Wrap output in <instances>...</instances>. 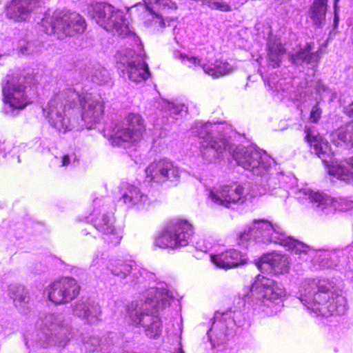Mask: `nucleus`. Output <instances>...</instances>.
Returning a JSON list of instances; mask_svg holds the SVG:
<instances>
[{"mask_svg":"<svg viewBox=\"0 0 353 353\" xmlns=\"http://www.w3.org/2000/svg\"><path fill=\"white\" fill-rule=\"evenodd\" d=\"M305 139L310 143L312 152L315 153L322 161L329 166L328 172L339 179L349 181L353 178V158L345 164H333L332 163L333 152L329 143L319 133L310 129H305Z\"/></svg>","mask_w":353,"mask_h":353,"instance_id":"6e6552de","label":"nucleus"},{"mask_svg":"<svg viewBox=\"0 0 353 353\" xmlns=\"http://www.w3.org/2000/svg\"><path fill=\"white\" fill-rule=\"evenodd\" d=\"M31 76L20 74H10L6 77L2 83V92L6 114L13 116L14 110H23L31 103Z\"/></svg>","mask_w":353,"mask_h":353,"instance_id":"423d86ee","label":"nucleus"},{"mask_svg":"<svg viewBox=\"0 0 353 353\" xmlns=\"http://www.w3.org/2000/svg\"><path fill=\"white\" fill-rule=\"evenodd\" d=\"M205 73L214 78H219L230 74L233 71L232 66L227 62L217 60L214 64L203 66Z\"/></svg>","mask_w":353,"mask_h":353,"instance_id":"2f4dec72","label":"nucleus"},{"mask_svg":"<svg viewBox=\"0 0 353 353\" xmlns=\"http://www.w3.org/2000/svg\"><path fill=\"white\" fill-rule=\"evenodd\" d=\"M8 294L12 299L17 308L21 312H25L28 308L30 296L28 290L21 285H10L8 289Z\"/></svg>","mask_w":353,"mask_h":353,"instance_id":"bb28decb","label":"nucleus"},{"mask_svg":"<svg viewBox=\"0 0 353 353\" xmlns=\"http://www.w3.org/2000/svg\"><path fill=\"white\" fill-rule=\"evenodd\" d=\"M314 50L313 43H310L303 48L290 55L291 61L296 65H301L303 63H313L318 61L319 59V52H312Z\"/></svg>","mask_w":353,"mask_h":353,"instance_id":"c85d7f7f","label":"nucleus"},{"mask_svg":"<svg viewBox=\"0 0 353 353\" xmlns=\"http://www.w3.org/2000/svg\"><path fill=\"white\" fill-rule=\"evenodd\" d=\"M302 192L306 199L310 200L317 212L330 214L338 210L346 211L353 208V202L347 199H334L325 194L314 192L310 189H305Z\"/></svg>","mask_w":353,"mask_h":353,"instance_id":"a211bd4d","label":"nucleus"},{"mask_svg":"<svg viewBox=\"0 0 353 353\" xmlns=\"http://www.w3.org/2000/svg\"><path fill=\"white\" fill-rule=\"evenodd\" d=\"M110 128L111 144L126 148L142 139L145 132V124L139 114L130 113L122 121L113 123Z\"/></svg>","mask_w":353,"mask_h":353,"instance_id":"1a4fd4ad","label":"nucleus"},{"mask_svg":"<svg viewBox=\"0 0 353 353\" xmlns=\"http://www.w3.org/2000/svg\"><path fill=\"white\" fill-rule=\"evenodd\" d=\"M144 3H139L134 8L139 12L141 19L145 21L155 20L161 27H165L168 19H164L160 13L168 9L176 10V6L171 0H143Z\"/></svg>","mask_w":353,"mask_h":353,"instance_id":"aec40b11","label":"nucleus"},{"mask_svg":"<svg viewBox=\"0 0 353 353\" xmlns=\"http://www.w3.org/2000/svg\"><path fill=\"white\" fill-rule=\"evenodd\" d=\"M41 26L46 34L63 39L76 33H82L85 29V22L77 12L56 10L45 14L41 20Z\"/></svg>","mask_w":353,"mask_h":353,"instance_id":"0eeeda50","label":"nucleus"},{"mask_svg":"<svg viewBox=\"0 0 353 353\" xmlns=\"http://www.w3.org/2000/svg\"><path fill=\"white\" fill-rule=\"evenodd\" d=\"M269 170L259 175L261 176V179L258 181L261 188V190H259L260 194H263L276 189L280 185L281 178L283 177L281 173L278 172L274 174H269Z\"/></svg>","mask_w":353,"mask_h":353,"instance_id":"c756f323","label":"nucleus"},{"mask_svg":"<svg viewBox=\"0 0 353 353\" xmlns=\"http://www.w3.org/2000/svg\"><path fill=\"white\" fill-rule=\"evenodd\" d=\"M181 173L180 168L168 159H161L151 163L145 168L146 178L160 184L167 181L172 183L179 181Z\"/></svg>","mask_w":353,"mask_h":353,"instance_id":"dca6fc26","label":"nucleus"},{"mask_svg":"<svg viewBox=\"0 0 353 353\" xmlns=\"http://www.w3.org/2000/svg\"><path fill=\"white\" fill-rule=\"evenodd\" d=\"M246 196L245 188L238 183L214 188L208 193V198L212 203L225 208H230L232 204L243 203Z\"/></svg>","mask_w":353,"mask_h":353,"instance_id":"6ab92c4d","label":"nucleus"},{"mask_svg":"<svg viewBox=\"0 0 353 353\" xmlns=\"http://www.w3.org/2000/svg\"><path fill=\"white\" fill-rule=\"evenodd\" d=\"M345 113L350 117H353V102L345 108Z\"/></svg>","mask_w":353,"mask_h":353,"instance_id":"37998d69","label":"nucleus"},{"mask_svg":"<svg viewBox=\"0 0 353 353\" xmlns=\"http://www.w3.org/2000/svg\"><path fill=\"white\" fill-rule=\"evenodd\" d=\"M79 103L82 108L81 118L85 123L92 124L100 121L103 114V102L101 97L89 93L81 95L70 87L54 92L46 107L43 109V114L52 128L65 133L74 128L68 117V112Z\"/></svg>","mask_w":353,"mask_h":353,"instance_id":"f257e3e1","label":"nucleus"},{"mask_svg":"<svg viewBox=\"0 0 353 353\" xmlns=\"http://www.w3.org/2000/svg\"><path fill=\"white\" fill-rule=\"evenodd\" d=\"M327 0H315L310 8V17L318 26L325 21Z\"/></svg>","mask_w":353,"mask_h":353,"instance_id":"473e14b6","label":"nucleus"},{"mask_svg":"<svg viewBox=\"0 0 353 353\" xmlns=\"http://www.w3.org/2000/svg\"><path fill=\"white\" fill-rule=\"evenodd\" d=\"M180 58L183 63L189 68H196L200 66L203 68V66L205 65L201 63V60L200 59L196 57L181 54Z\"/></svg>","mask_w":353,"mask_h":353,"instance_id":"4c0bfd02","label":"nucleus"},{"mask_svg":"<svg viewBox=\"0 0 353 353\" xmlns=\"http://www.w3.org/2000/svg\"><path fill=\"white\" fill-rule=\"evenodd\" d=\"M121 199L128 206H137L141 210L148 209L152 204V201L148 195L141 192L137 186L124 183L121 187Z\"/></svg>","mask_w":353,"mask_h":353,"instance_id":"4be33fe9","label":"nucleus"},{"mask_svg":"<svg viewBox=\"0 0 353 353\" xmlns=\"http://www.w3.org/2000/svg\"><path fill=\"white\" fill-rule=\"evenodd\" d=\"M321 114H322V110L321 109V108L319 107V103H316L315 105H314L311 110V112H310V120L312 121V122H317L321 117Z\"/></svg>","mask_w":353,"mask_h":353,"instance_id":"58836bf2","label":"nucleus"},{"mask_svg":"<svg viewBox=\"0 0 353 353\" xmlns=\"http://www.w3.org/2000/svg\"><path fill=\"white\" fill-rule=\"evenodd\" d=\"M252 238L259 242L281 245L296 254L308 255L315 263H319L320 268H330L337 263L336 252L324 250L316 251L303 243L287 236L279 225L264 219L254 220L251 225L241 232L238 235L239 243L243 244ZM303 259L307 261L308 258L303 256Z\"/></svg>","mask_w":353,"mask_h":353,"instance_id":"f03ea898","label":"nucleus"},{"mask_svg":"<svg viewBox=\"0 0 353 353\" xmlns=\"http://www.w3.org/2000/svg\"><path fill=\"white\" fill-rule=\"evenodd\" d=\"M212 331V328L210 329L207 333L208 336V338L212 345V346H215V345H219V344H222L224 343L225 340V337H226V335L224 332H221L219 334V336L216 337V341H215V339H212V336H211V332Z\"/></svg>","mask_w":353,"mask_h":353,"instance_id":"ea45409f","label":"nucleus"},{"mask_svg":"<svg viewBox=\"0 0 353 353\" xmlns=\"http://www.w3.org/2000/svg\"><path fill=\"white\" fill-rule=\"evenodd\" d=\"M238 165L259 176L270 168L272 159L265 152L254 147L238 148L233 154Z\"/></svg>","mask_w":353,"mask_h":353,"instance_id":"4468645a","label":"nucleus"},{"mask_svg":"<svg viewBox=\"0 0 353 353\" xmlns=\"http://www.w3.org/2000/svg\"><path fill=\"white\" fill-rule=\"evenodd\" d=\"M193 234L192 225L185 220H172L155 239V245L162 248L185 246Z\"/></svg>","mask_w":353,"mask_h":353,"instance_id":"f8f14e48","label":"nucleus"},{"mask_svg":"<svg viewBox=\"0 0 353 353\" xmlns=\"http://www.w3.org/2000/svg\"><path fill=\"white\" fill-rule=\"evenodd\" d=\"M268 86H269L271 89H273V88L271 86V85H270V82H268Z\"/></svg>","mask_w":353,"mask_h":353,"instance_id":"603ef678","label":"nucleus"},{"mask_svg":"<svg viewBox=\"0 0 353 353\" xmlns=\"http://www.w3.org/2000/svg\"><path fill=\"white\" fill-rule=\"evenodd\" d=\"M89 15L97 23L108 32L125 35L128 28L123 12L105 3H99L92 7Z\"/></svg>","mask_w":353,"mask_h":353,"instance_id":"9b49d317","label":"nucleus"},{"mask_svg":"<svg viewBox=\"0 0 353 353\" xmlns=\"http://www.w3.org/2000/svg\"><path fill=\"white\" fill-rule=\"evenodd\" d=\"M268 61L272 68L280 65L282 56L285 53V49L283 47L279 39L270 38L268 41Z\"/></svg>","mask_w":353,"mask_h":353,"instance_id":"cd10ccee","label":"nucleus"},{"mask_svg":"<svg viewBox=\"0 0 353 353\" xmlns=\"http://www.w3.org/2000/svg\"><path fill=\"white\" fill-rule=\"evenodd\" d=\"M265 265L270 267L275 274H284L288 271L289 262L285 255L271 252L263 254L257 264L260 269Z\"/></svg>","mask_w":353,"mask_h":353,"instance_id":"a878e982","label":"nucleus"},{"mask_svg":"<svg viewBox=\"0 0 353 353\" xmlns=\"http://www.w3.org/2000/svg\"><path fill=\"white\" fill-rule=\"evenodd\" d=\"M336 135L343 142L353 146V122L339 128Z\"/></svg>","mask_w":353,"mask_h":353,"instance_id":"c9c22d12","label":"nucleus"},{"mask_svg":"<svg viewBox=\"0 0 353 353\" xmlns=\"http://www.w3.org/2000/svg\"><path fill=\"white\" fill-rule=\"evenodd\" d=\"M211 260L217 267L223 269L236 268L247 262L245 255L235 249H230L221 254L212 255Z\"/></svg>","mask_w":353,"mask_h":353,"instance_id":"b1692460","label":"nucleus"},{"mask_svg":"<svg viewBox=\"0 0 353 353\" xmlns=\"http://www.w3.org/2000/svg\"><path fill=\"white\" fill-rule=\"evenodd\" d=\"M90 80L99 85L107 84L110 81L108 70L103 66L98 65L93 67L89 73Z\"/></svg>","mask_w":353,"mask_h":353,"instance_id":"72a5a7b5","label":"nucleus"},{"mask_svg":"<svg viewBox=\"0 0 353 353\" xmlns=\"http://www.w3.org/2000/svg\"><path fill=\"white\" fill-rule=\"evenodd\" d=\"M5 57V55L0 54V61Z\"/></svg>","mask_w":353,"mask_h":353,"instance_id":"09e8293b","label":"nucleus"},{"mask_svg":"<svg viewBox=\"0 0 353 353\" xmlns=\"http://www.w3.org/2000/svg\"><path fill=\"white\" fill-rule=\"evenodd\" d=\"M252 296H254L258 304L272 307L273 303L285 296L283 286L269 278L259 275L250 288Z\"/></svg>","mask_w":353,"mask_h":353,"instance_id":"2eb2a0df","label":"nucleus"},{"mask_svg":"<svg viewBox=\"0 0 353 353\" xmlns=\"http://www.w3.org/2000/svg\"><path fill=\"white\" fill-rule=\"evenodd\" d=\"M118 68L123 74H127L130 81L136 83L145 81L150 76L148 65L144 56L136 54L132 49H125L117 54Z\"/></svg>","mask_w":353,"mask_h":353,"instance_id":"ddd939ff","label":"nucleus"},{"mask_svg":"<svg viewBox=\"0 0 353 353\" xmlns=\"http://www.w3.org/2000/svg\"><path fill=\"white\" fill-rule=\"evenodd\" d=\"M94 227L101 233L102 239L108 245L116 246L120 243L122 236L114 225L112 216L103 214L96 218Z\"/></svg>","mask_w":353,"mask_h":353,"instance_id":"412c9836","label":"nucleus"},{"mask_svg":"<svg viewBox=\"0 0 353 353\" xmlns=\"http://www.w3.org/2000/svg\"><path fill=\"white\" fill-rule=\"evenodd\" d=\"M80 290L77 281L72 277H63L54 281L48 288V296L55 304H65L75 299Z\"/></svg>","mask_w":353,"mask_h":353,"instance_id":"f3484780","label":"nucleus"},{"mask_svg":"<svg viewBox=\"0 0 353 353\" xmlns=\"http://www.w3.org/2000/svg\"><path fill=\"white\" fill-rule=\"evenodd\" d=\"M75 316L84 319L88 323L94 324L99 321L101 314L100 306L91 301H79L73 307Z\"/></svg>","mask_w":353,"mask_h":353,"instance_id":"393cba45","label":"nucleus"},{"mask_svg":"<svg viewBox=\"0 0 353 353\" xmlns=\"http://www.w3.org/2000/svg\"><path fill=\"white\" fill-rule=\"evenodd\" d=\"M83 347L88 352L92 353L97 350L102 352L106 351L107 348L105 347L103 343L97 336H90L84 338L83 341Z\"/></svg>","mask_w":353,"mask_h":353,"instance_id":"f704fd0d","label":"nucleus"},{"mask_svg":"<svg viewBox=\"0 0 353 353\" xmlns=\"http://www.w3.org/2000/svg\"><path fill=\"white\" fill-rule=\"evenodd\" d=\"M219 314V312H217L215 314V318L217 319L218 318V315Z\"/></svg>","mask_w":353,"mask_h":353,"instance_id":"3c124183","label":"nucleus"},{"mask_svg":"<svg viewBox=\"0 0 353 353\" xmlns=\"http://www.w3.org/2000/svg\"><path fill=\"white\" fill-rule=\"evenodd\" d=\"M72 159L73 161H76V157L74 156H70L68 154L63 155L61 157V166H68L71 161Z\"/></svg>","mask_w":353,"mask_h":353,"instance_id":"a19ab883","label":"nucleus"},{"mask_svg":"<svg viewBox=\"0 0 353 353\" xmlns=\"http://www.w3.org/2000/svg\"><path fill=\"white\" fill-rule=\"evenodd\" d=\"M334 283L326 279H307L299 290V299L316 316L343 315L347 310L344 296L332 291Z\"/></svg>","mask_w":353,"mask_h":353,"instance_id":"7ed1b4c3","label":"nucleus"},{"mask_svg":"<svg viewBox=\"0 0 353 353\" xmlns=\"http://www.w3.org/2000/svg\"><path fill=\"white\" fill-rule=\"evenodd\" d=\"M174 353H185L183 350L181 348V347H179L176 352H174Z\"/></svg>","mask_w":353,"mask_h":353,"instance_id":"49530a36","label":"nucleus"},{"mask_svg":"<svg viewBox=\"0 0 353 353\" xmlns=\"http://www.w3.org/2000/svg\"><path fill=\"white\" fill-rule=\"evenodd\" d=\"M321 89H322L323 91H325L326 88L324 85L319 83V87H318V91H320Z\"/></svg>","mask_w":353,"mask_h":353,"instance_id":"a18cd8bd","label":"nucleus"},{"mask_svg":"<svg viewBox=\"0 0 353 353\" xmlns=\"http://www.w3.org/2000/svg\"><path fill=\"white\" fill-rule=\"evenodd\" d=\"M210 123L196 122L192 128V134L200 139V151L205 163L210 164L219 159L227 149V142L223 139H216L212 134Z\"/></svg>","mask_w":353,"mask_h":353,"instance_id":"9d476101","label":"nucleus"},{"mask_svg":"<svg viewBox=\"0 0 353 353\" xmlns=\"http://www.w3.org/2000/svg\"><path fill=\"white\" fill-rule=\"evenodd\" d=\"M35 332L25 336L26 346L46 347L51 345L65 347L70 341V321L62 313H50L37 321Z\"/></svg>","mask_w":353,"mask_h":353,"instance_id":"20e7f679","label":"nucleus"},{"mask_svg":"<svg viewBox=\"0 0 353 353\" xmlns=\"http://www.w3.org/2000/svg\"><path fill=\"white\" fill-rule=\"evenodd\" d=\"M104 264V259L103 258H99L96 257L92 260L91 267L95 269H99L102 268L103 265Z\"/></svg>","mask_w":353,"mask_h":353,"instance_id":"79ce46f5","label":"nucleus"},{"mask_svg":"<svg viewBox=\"0 0 353 353\" xmlns=\"http://www.w3.org/2000/svg\"><path fill=\"white\" fill-rule=\"evenodd\" d=\"M339 0H334V7L336 8V3L338 2Z\"/></svg>","mask_w":353,"mask_h":353,"instance_id":"8fccbe9b","label":"nucleus"},{"mask_svg":"<svg viewBox=\"0 0 353 353\" xmlns=\"http://www.w3.org/2000/svg\"><path fill=\"white\" fill-rule=\"evenodd\" d=\"M107 268L114 276L124 279L132 272V264L121 259H112Z\"/></svg>","mask_w":353,"mask_h":353,"instance_id":"7c9ffc66","label":"nucleus"},{"mask_svg":"<svg viewBox=\"0 0 353 353\" xmlns=\"http://www.w3.org/2000/svg\"><path fill=\"white\" fill-rule=\"evenodd\" d=\"M36 0H12L7 6L6 14L15 21H26L38 6Z\"/></svg>","mask_w":353,"mask_h":353,"instance_id":"5701e85b","label":"nucleus"},{"mask_svg":"<svg viewBox=\"0 0 353 353\" xmlns=\"http://www.w3.org/2000/svg\"><path fill=\"white\" fill-rule=\"evenodd\" d=\"M184 108L185 106L182 104H175L169 101L164 103L165 110L168 112L170 115L174 119L184 110Z\"/></svg>","mask_w":353,"mask_h":353,"instance_id":"e433bc0d","label":"nucleus"},{"mask_svg":"<svg viewBox=\"0 0 353 353\" xmlns=\"http://www.w3.org/2000/svg\"><path fill=\"white\" fill-rule=\"evenodd\" d=\"M337 22H338V17H337L336 13H335V16H334V23H335V24H336Z\"/></svg>","mask_w":353,"mask_h":353,"instance_id":"de8ad7c7","label":"nucleus"},{"mask_svg":"<svg viewBox=\"0 0 353 353\" xmlns=\"http://www.w3.org/2000/svg\"><path fill=\"white\" fill-rule=\"evenodd\" d=\"M28 46H29V44L28 43L27 44V46H20L19 47V51L21 52V53L22 54H28L30 52V50L28 49Z\"/></svg>","mask_w":353,"mask_h":353,"instance_id":"c03bdc74","label":"nucleus"},{"mask_svg":"<svg viewBox=\"0 0 353 353\" xmlns=\"http://www.w3.org/2000/svg\"><path fill=\"white\" fill-rule=\"evenodd\" d=\"M172 294L161 285V287L150 288L141 307H137L130 312L132 320L144 328L145 335L150 339L158 338L162 332L163 325L160 318L149 311V307L156 311L165 308L170 304Z\"/></svg>","mask_w":353,"mask_h":353,"instance_id":"39448f33","label":"nucleus"},{"mask_svg":"<svg viewBox=\"0 0 353 353\" xmlns=\"http://www.w3.org/2000/svg\"><path fill=\"white\" fill-rule=\"evenodd\" d=\"M288 1V0H281V3H283V2H285V1Z\"/></svg>","mask_w":353,"mask_h":353,"instance_id":"864d4df0","label":"nucleus"}]
</instances>
